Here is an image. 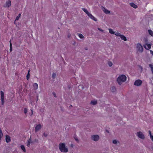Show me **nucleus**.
Masks as SVG:
<instances>
[{
    "mask_svg": "<svg viewBox=\"0 0 153 153\" xmlns=\"http://www.w3.org/2000/svg\"><path fill=\"white\" fill-rule=\"evenodd\" d=\"M59 147L60 150L62 152L66 153L68 151V148L65 147L64 143H60L59 145Z\"/></svg>",
    "mask_w": 153,
    "mask_h": 153,
    "instance_id": "nucleus-1",
    "label": "nucleus"
},
{
    "mask_svg": "<svg viewBox=\"0 0 153 153\" xmlns=\"http://www.w3.org/2000/svg\"><path fill=\"white\" fill-rule=\"evenodd\" d=\"M126 77L125 75H121L117 78V81L118 83L120 85L122 82H124L126 80Z\"/></svg>",
    "mask_w": 153,
    "mask_h": 153,
    "instance_id": "nucleus-2",
    "label": "nucleus"
},
{
    "mask_svg": "<svg viewBox=\"0 0 153 153\" xmlns=\"http://www.w3.org/2000/svg\"><path fill=\"white\" fill-rule=\"evenodd\" d=\"M137 51L142 53L143 51V48L141 44L140 43H138L137 45Z\"/></svg>",
    "mask_w": 153,
    "mask_h": 153,
    "instance_id": "nucleus-3",
    "label": "nucleus"
},
{
    "mask_svg": "<svg viewBox=\"0 0 153 153\" xmlns=\"http://www.w3.org/2000/svg\"><path fill=\"white\" fill-rule=\"evenodd\" d=\"M142 83V81L140 79L136 80L135 81L134 85L136 86H140Z\"/></svg>",
    "mask_w": 153,
    "mask_h": 153,
    "instance_id": "nucleus-4",
    "label": "nucleus"
},
{
    "mask_svg": "<svg viewBox=\"0 0 153 153\" xmlns=\"http://www.w3.org/2000/svg\"><path fill=\"white\" fill-rule=\"evenodd\" d=\"M137 135L140 138L143 139L145 138V136L142 133L141 131H139L137 133Z\"/></svg>",
    "mask_w": 153,
    "mask_h": 153,
    "instance_id": "nucleus-5",
    "label": "nucleus"
},
{
    "mask_svg": "<svg viewBox=\"0 0 153 153\" xmlns=\"http://www.w3.org/2000/svg\"><path fill=\"white\" fill-rule=\"evenodd\" d=\"M91 138L94 140L97 141L99 140V137L97 135H94L91 136Z\"/></svg>",
    "mask_w": 153,
    "mask_h": 153,
    "instance_id": "nucleus-6",
    "label": "nucleus"
},
{
    "mask_svg": "<svg viewBox=\"0 0 153 153\" xmlns=\"http://www.w3.org/2000/svg\"><path fill=\"white\" fill-rule=\"evenodd\" d=\"M11 5V1L10 0H8L6 2L5 4L4 5V7H8Z\"/></svg>",
    "mask_w": 153,
    "mask_h": 153,
    "instance_id": "nucleus-7",
    "label": "nucleus"
},
{
    "mask_svg": "<svg viewBox=\"0 0 153 153\" xmlns=\"http://www.w3.org/2000/svg\"><path fill=\"white\" fill-rule=\"evenodd\" d=\"M144 48L147 50H149L151 48V45L150 44H146L143 45Z\"/></svg>",
    "mask_w": 153,
    "mask_h": 153,
    "instance_id": "nucleus-8",
    "label": "nucleus"
},
{
    "mask_svg": "<svg viewBox=\"0 0 153 153\" xmlns=\"http://www.w3.org/2000/svg\"><path fill=\"white\" fill-rule=\"evenodd\" d=\"M41 128V126L40 124L37 125L35 127V131L36 132L38 131Z\"/></svg>",
    "mask_w": 153,
    "mask_h": 153,
    "instance_id": "nucleus-9",
    "label": "nucleus"
},
{
    "mask_svg": "<svg viewBox=\"0 0 153 153\" xmlns=\"http://www.w3.org/2000/svg\"><path fill=\"white\" fill-rule=\"evenodd\" d=\"M5 139L6 142L7 143L10 142L11 141L10 137L8 135L6 136Z\"/></svg>",
    "mask_w": 153,
    "mask_h": 153,
    "instance_id": "nucleus-10",
    "label": "nucleus"
},
{
    "mask_svg": "<svg viewBox=\"0 0 153 153\" xmlns=\"http://www.w3.org/2000/svg\"><path fill=\"white\" fill-rule=\"evenodd\" d=\"M88 16L91 19L94 20V21H97V19L94 17L90 13L88 15Z\"/></svg>",
    "mask_w": 153,
    "mask_h": 153,
    "instance_id": "nucleus-11",
    "label": "nucleus"
},
{
    "mask_svg": "<svg viewBox=\"0 0 153 153\" xmlns=\"http://www.w3.org/2000/svg\"><path fill=\"white\" fill-rule=\"evenodd\" d=\"M33 86L34 89L35 90H37L38 88V85L36 83H34L33 84Z\"/></svg>",
    "mask_w": 153,
    "mask_h": 153,
    "instance_id": "nucleus-12",
    "label": "nucleus"
},
{
    "mask_svg": "<svg viewBox=\"0 0 153 153\" xmlns=\"http://www.w3.org/2000/svg\"><path fill=\"white\" fill-rule=\"evenodd\" d=\"M130 4L131 6L134 8H136L137 7V6L133 3H131Z\"/></svg>",
    "mask_w": 153,
    "mask_h": 153,
    "instance_id": "nucleus-13",
    "label": "nucleus"
},
{
    "mask_svg": "<svg viewBox=\"0 0 153 153\" xmlns=\"http://www.w3.org/2000/svg\"><path fill=\"white\" fill-rule=\"evenodd\" d=\"M120 37L122 40L124 41H126L127 40L126 37L124 35H121Z\"/></svg>",
    "mask_w": 153,
    "mask_h": 153,
    "instance_id": "nucleus-14",
    "label": "nucleus"
},
{
    "mask_svg": "<svg viewBox=\"0 0 153 153\" xmlns=\"http://www.w3.org/2000/svg\"><path fill=\"white\" fill-rule=\"evenodd\" d=\"M82 10L86 13V14L88 15V16L89 14H90V13L87 11L86 9L84 8H82Z\"/></svg>",
    "mask_w": 153,
    "mask_h": 153,
    "instance_id": "nucleus-15",
    "label": "nucleus"
},
{
    "mask_svg": "<svg viewBox=\"0 0 153 153\" xmlns=\"http://www.w3.org/2000/svg\"><path fill=\"white\" fill-rule=\"evenodd\" d=\"M111 91L113 92H114L116 91V88L114 86H113L111 88Z\"/></svg>",
    "mask_w": 153,
    "mask_h": 153,
    "instance_id": "nucleus-16",
    "label": "nucleus"
},
{
    "mask_svg": "<svg viewBox=\"0 0 153 153\" xmlns=\"http://www.w3.org/2000/svg\"><path fill=\"white\" fill-rule=\"evenodd\" d=\"M97 103V101L95 100V101H91V104L93 105H96Z\"/></svg>",
    "mask_w": 153,
    "mask_h": 153,
    "instance_id": "nucleus-17",
    "label": "nucleus"
},
{
    "mask_svg": "<svg viewBox=\"0 0 153 153\" xmlns=\"http://www.w3.org/2000/svg\"><path fill=\"white\" fill-rule=\"evenodd\" d=\"M30 70H28V73L27 75V79L28 80L29 79L30 77Z\"/></svg>",
    "mask_w": 153,
    "mask_h": 153,
    "instance_id": "nucleus-18",
    "label": "nucleus"
},
{
    "mask_svg": "<svg viewBox=\"0 0 153 153\" xmlns=\"http://www.w3.org/2000/svg\"><path fill=\"white\" fill-rule=\"evenodd\" d=\"M104 10L103 11L105 13L108 14H109L110 13V12L109 10H107V9H105V8H104Z\"/></svg>",
    "mask_w": 153,
    "mask_h": 153,
    "instance_id": "nucleus-19",
    "label": "nucleus"
},
{
    "mask_svg": "<svg viewBox=\"0 0 153 153\" xmlns=\"http://www.w3.org/2000/svg\"><path fill=\"white\" fill-rule=\"evenodd\" d=\"M1 98H4V92L2 91H1Z\"/></svg>",
    "mask_w": 153,
    "mask_h": 153,
    "instance_id": "nucleus-20",
    "label": "nucleus"
},
{
    "mask_svg": "<svg viewBox=\"0 0 153 153\" xmlns=\"http://www.w3.org/2000/svg\"><path fill=\"white\" fill-rule=\"evenodd\" d=\"M21 148L22 149L23 151L24 152H26V149L25 147V146L24 145H22L21 146Z\"/></svg>",
    "mask_w": 153,
    "mask_h": 153,
    "instance_id": "nucleus-21",
    "label": "nucleus"
},
{
    "mask_svg": "<svg viewBox=\"0 0 153 153\" xmlns=\"http://www.w3.org/2000/svg\"><path fill=\"white\" fill-rule=\"evenodd\" d=\"M114 34L116 36H120L121 34L120 33L118 32H115V33H114Z\"/></svg>",
    "mask_w": 153,
    "mask_h": 153,
    "instance_id": "nucleus-22",
    "label": "nucleus"
},
{
    "mask_svg": "<svg viewBox=\"0 0 153 153\" xmlns=\"http://www.w3.org/2000/svg\"><path fill=\"white\" fill-rule=\"evenodd\" d=\"M109 32L111 34H114V33H115V32H114L113 31V30L111 29H109Z\"/></svg>",
    "mask_w": 153,
    "mask_h": 153,
    "instance_id": "nucleus-23",
    "label": "nucleus"
},
{
    "mask_svg": "<svg viewBox=\"0 0 153 153\" xmlns=\"http://www.w3.org/2000/svg\"><path fill=\"white\" fill-rule=\"evenodd\" d=\"M10 52L12 51V44L10 40Z\"/></svg>",
    "mask_w": 153,
    "mask_h": 153,
    "instance_id": "nucleus-24",
    "label": "nucleus"
},
{
    "mask_svg": "<svg viewBox=\"0 0 153 153\" xmlns=\"http://www.w3.org/2000/svg\"><path fill=\"white\" fill-rule=\"evenodd\" d=\"M148 32L149 34L152 36H153V32L150 30H148Z\"/></svg>",
    "mask_w": 153,
    "mask_h": 153,
    "instance_id": "nucleus-25",
    "label": "nucleus"
},
{
    "mask_svg": "<svg viewBox=\"0 0 153 153\" xmlns=\"http://www.w3.org/2000/svg\"><path fill=\"white\" fill-rule=\"evenodd\" d=\"M149 66L150 67L152 72L153 74V65L152 64H149Z\"/></svg>",
    "mask_w": 153,
    "mask_h": 153,
    "instance_id": "nucleus-26",
    "label": "nucleus"
},
{
    "mask_svg": "<svg viewBox=\"0 0 153 153\" xmlns=\"http://www.w3.org/2000/svg\"><path fill=\"white\" fill-rule=\"evenodd\" d=\"M56 76V74L55 73H53L52 75V77L53 79H55Z\"/></svg>",
    "mask_w": 153,
    "mask_h": 153,
    "instance_id": "nucleus-27",
    "label": "nucleus"
},
{
    "mask_svg": "<svg viewBox=\"0 0 153 153\" xmlns=\"http://www.w3.org/2000/svg\"><path fill=\"white\" fill-rule=\"evenodd\" d=\"M79 36V38L81 39H82L84 37V36L82 34H79L78 35Z\"/></svg>",
    "mask_w": 153,
    "mask_h": 153,
    "instance_id": "nucleus-28",
    "label": "nucleus"
},
{
    "mask_svg": "<svg viewBox=\"0 0 153 153\" xmlns=\"http://www.w3.org/2000/svg\"><path fill=\"white\" fill-rule=\"evenodd\" d=\"M24 113L25 114H26L27 113V109L26 108H25L24 109Z\"/></svg>",
    "mask_w": 153,
    "mask_h": 153,
    "instance_id": "nucleus-29",
    "label": "nucleus"
},
{
    "mask_svg": "<svg viewBox=\"0 0 153 153\" xmlns=\"http://www.w3.org/2000/svg\"><path fill=\"white\" fill-rule=\"evenodd\" d=\"M108 65L109 66L111 67L112 65V63L111 62H108Z\"/></svg>",
    "mask_w": 153,
    "mask_h": 153,
    "instance_id": "nucleus-30",
    "label": "nucleus"
},
{
    "mask_svg": "<svg viewBox=\"0 0 153 153\" xmlns=\"http://www.w3.org/2000/svg\"><path fill=\"white\" fill-rule=\"evenodd\" d=\"M31 143L30 142V141L28 142L27 141V146L28 147H29L30 145V144Z\"/></svg>",
    "mask_w": 153,
    "mask_h": 153,
    "instance_id": "nucleus-31",
    "label": "nucleus"
},
{
    "mask_svg": "<svg viewBox=\"0 0 153 153\" xmlns=\"http://www.w3.org/2000/svg\"><path fill=\"white\" fill-rule=\"evenodd\" d=\"M2 105H3L4 103V98H1Z\"/></svg>",
    "mask_w": 153,
    "mask_h": 153,
    "instance_id": "nucleus-32",
    "label": "nucleus"
},
{
    "mask_svg": "<svg viewBox=\"0 0 153 153\" xmlns=\"http://www.w3.org/2000/svg\"><path fill=\"white\" fill-rule=\"evenodd\" d=\"M53 94L55 97H56V93L55 92H53Z\"/></svg>",
    "mask_w": 153,
    "mask_h": 153,
    "instance_id": "nucleus-33",
    "label": "nucleus"
},
{
    "mask_svg": "<svg viewBox=\"0 0 153 153\" xmlns=\"http://www.w3.org/2000/svg\"><path fill=\"white\" fill-rule=\"evenodd\" d=\"M113 143L114 144H116L117 143V141L116 140H114L113 141Z\"/></svg>",
    "mask_w": 153,
    "mask_h": 153,
    "instance_id": "nucleus-34",
    "label": "nucleus"
},
{
    "mask_svg": "<svg viewBox=\"0 0 153 153\" xmlns=\"http://www.w3.org/2000/svg\"><path fill=\"white\" fill-rule=\"evenodd\" d=\"M20 17H19L18 16L16 17V18L15 21L18 20Z\"/></svg>",
    "mask_w": 153,
    "mask_h": 153,
    "instance_id": "nucleus-35",
    "label": "nucleus"
},
{
    "mask_svg": "<svg viewBox=\"0 0 153 153\" xmlns=\"http://www.w3.org/2000/svg\"><path fill=\"white\" fill-rule=\"evenodd\" d=\"M150 138L152 141H153V136L152 135H151Z\"/></svg>",
    "mask_w": 153,
    "mask_h": 153,
    "instance_id": "nucleus-36",
    "label": "nucleus"
},
{
    "mask_svg": "<svg viewBox=\"0 0 153 153\" xmlns=\"http://www.w3.org/2000/svg\"><path fill=\"white\" fill-rule=\"evenodd\" d=\"M31 137H30V138L28 140V141L29 142L30 141L31 143H32L31 142Z\"/></svg>",
    "mask_w": 153,
    "mask_h": 153,
    "instance_id": "nucleus-37",
    "label": "nucleus"
},
{
    "mask_svg": "<svg viewBox=\"0 0 153 153\" xmlns=\"http://www.w3.org/2000/svg\"><path fill=\"white\" fill-rule=\"evenodd\" d=\"M150 51L151 53L153 55V51L152 50H150Z\"/></svg>",
    "mask_w": 153,
    "mask_h": 153,
    "instance_id": "nucleus-38",
    "label": "nucleus"
},
{
    "mask_svg": "<svg viewBox=\"0 0 153 153\" xmlns=\"http://www.w3.org/2000/svg\"><path fill=\"white\" fill-rule=\"evenodd\" d=\"M98 29L100 31H101L102 32L103 31V30H102L101 29L99 28H98Z\"/></svg>",
    "mask_w": 153,
    "mask_h": 153,
    "instance_id": "nucleus-39",
    "label": "nucleus"
},
{
    "mask_svg": "<svg viewBox=\"0 0 153 153\" xmlns=\"http://www.w3.org/2000/svg\"><path fill=\"white\" fill-rule=\"evenodd\" d=\"M43 135L45 137H46L47 136V134H45V133H44L43 134Z\"/></svg>",
    "mask_w": 153,
    "mask_h": 153,
    "instance_id": "nucleus-40",
    "label": "nucleus"
},
{
    "mask_svg": "<svg viewBox=\"0 0 153 153\" xmlns=\"http://www.w3.org/2000/svg\"><path fill=\"white\" fill-rule=\"evenodd\" d=\"M75 140L77 141V142H78V139L76 138H74Z\"/></svg>",
    "mask_w": 153,
    "mask_h": 153,
    "instance_id": "nucleus-41",
    "label": "nucleus"
},
{
    "mask_svg": "<svg viewBox=\"0 0 153 153\" xmlns=\"http://www.w3.org/2000/svg\"><path fill=\"white\" fill-rule=\"evenodd\" d=\"M149 134L150 135V137H151V132L150 131H149Z\"/></svg>",
    "mask_w": 153,
    "mask_h": 153,
    "instance_id": "nucleus-42",
    "label": "nucleus"
},
{
    "mask_svg": "<svg viewBox=\"0 0 153 153\" xmlns=\"http://www.w3.org/2000/svg\"><path fill=\"white\" fill-rule=\"evenodd\" d=\"M71 36V34H68V38H69Z\"/></svg>",
    "mask_w": 153,
    "mask_h": 153,
    "instance_id": "nucleus-43",
    "label": "nucleus"
},
{
    "mask_svg": "<svg viewBox=\"0 0 153 153\" xmlns=\"http://www.w3.org/2000/svg\"><path fill=\"white\" fill-rule=\"evenodd\" d=\"M21 13H19L18 16L19 17H20L21 16Z\"/></svg>",
    "mask_w": 153,
    "mask_h": 153,
    "instance_id": "nucleus-44",
    "label": "nucleus"
},
{
    "mask_svg": "<svg viewBox=\"0 0 153 153\" xmlns=\"http://www.w3.org/2000/svg\"><path fill=\"white\" fill-rule=\"evenodd\" d=\"M31 115H32L33 114V110H31Z\"/></svg>",
    "mask_w": 153,
    "mask_h": 153,
    "instance_id": "nucleus-45",
    "label": "nucleus"
},
{
    "mask_svg": "<svg viewBox=\"0 0 153 153\" xmlns=\"http://www.w3.org/2000/svg\"><path fill=\"white\" fill-rule=\"evenodd\" d=\"M72 107V105H71L69 106V107L70 108H71V107Z\"/></svg>",
    "mask_w": 153,
    "mask_h": 153,
    "instance_id": "nucleus-46",
    "label": "nucleus"
},
{
    "mask_svg": "<svg viewBox=\"0 0 153 153\" xmlns=\"http://www.w3.org/2000/svg\"><path fill=\"white\" fill-rule=\"evenodd\" d=\"M106 131H107L108 133V132H109V131H108V130H106Z\"/></svg>",
    "mask_w": 153,
    "mask_h": 153,
    "instance_id": "nucleus-47",
    "label": "nucleus"
}]
</instances>
